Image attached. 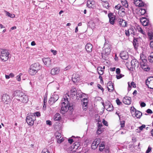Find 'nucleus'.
Here are the masks:
<instances>
[{
	"label": "nucleus",
	"instance_id": "f704fd0d",
	"mask_svg": "<svg viewBox=\"0 0 153 153\" xmlns=\"http://www.w3.org/2000/svg\"><path fill=\"white\" fill-rule=\"evenodd\" d=\"M139 12L140 13L141 15H143L146 13V10L144 9L141 8L139 10Z\"/></svg>",
	"mask_w": 153,
	"mask_h": 153
},
{
	"label": "nucleus",
	"instance_id": "58836bf2",
	"mask_svg": "<svg viewBox=\"0 0 153 153\" xmlns=\"http://www.w3.org/2000/svg\"><path fill=\"white\" fill-rule=\"evenodd\" d=\"M5 12H6V15L7 16H8L12 18L15 17V15L14 14H11L7 11H5Z\"/></svg>",
	"mask_w": 153,
	"mask_h": 153
},
{
	"label": "nucleus",
	"instance_id": "49530a36",
	"mask_svg": "<svg viewBox=\"0 0 153 153\" xmlns=\"http://www.w3.org/2000/svg\"><path fill=\"white\" fill-rule=\"evenodd\" d=\"M125 34H126V35L127 36L129 37L130 36V31L129 30H125Z\"/></svg>",
	"mask_w": 153,
	"mask_h": 153
},
{
	"label": "nucleus",
	"instance_id": "37998d69",
	"mask_svg": "<svg viewBox=\"0 0 153 153\" xmlns=\"http://www.w3.org/2000/svg\"><path fill=\"white\" fill-rule=\"evenodd\" d=\"M136 59H132V60L131 61V68H134V61H135Z\"/></svg>",
	"mask_w": 153,
	"mask_h": 153
},
{
	"label": "nucleus",
	"instance_id": "09e8293b",
	"mask_svg": "<svg viewBox=\"0 0 153 153\" xmlns=\"http://www.w3.org/2000/svg\"><path fill=\"white\" fill-rule=\"evenodd\" d=\"M105 53H104V52L101 53L102 59L103 60H106V57L105 56Z\"/></svg>",
	"mask_w": 153,
	"mask_h": 153
},
{
	"label": "nucleus",
	"instance_id": "72a5a7b5",
	"mask_svg": "<svg viewBox=\"0 0 153 153\" xmlns=\"http://www.w3.org/2000/svg\"><path fill=\"white\" fill-rule=\"evenodd\" d=\"M129 30L131 34H133V35H135L136 33L135 32V31L136 30L135 29V28L131 27Z\"/></svg>",
	"mask_w": 153,
	"mask_h": 153
},
{
	"label": "nucleus",
	"instance_id": "39448f33",
	"mask_svg": "<svg viewBox=\"0 0 153 153\" xmlns=\"http://www.w3.org/2000/svg\"><path fill=\"white\" fill-rule=\"evenodd\" d=\"M59 98V96L58 95L53 94L49 99L48 102L50 105H52Z\"/></svg>",
	"mask_w": 153,
	"mask_h": 153
},
{
	"label": "nucleus",
	"instance_id": "aec40b11",
	"mask_svg": "<svg viewBox=\"0 0 153 153\" xmlns=\"http://www.w3.org/2000/svg\"><path fill=\"white\" fill-rule=\"evenodd\" d=\"M38 71H37L36 70L30 67L29 69V73L30 75L32 76L34 75Z\"/></svg>",
	"mask_w": 153,
	"mask_h": 153
},
{
	"label": "nucleus",
	"instance_id": "79ce46f5",
	"mask_svg": "<svg viewBox=\"0 0 153 153\" xmlns=\"http://www.w3.org/2000/svg\"><path fill=\"white\" fill-rule=\"evenodd\" d=\"M134 68H135V67H137V68L139 65V63L138 62V61H137L136 59H135V61H134Z\"/></svg>",
	"mask_w": 153,
	"mask_h": 153
},
{
	"label": "nucleus",
	"instance_id": "412c9836",
	"mask_svg": "<svg viewBox=\"0 0 153 153\" xmlns=\"http://www.w3.org/2000/svg\"><path fill=\"white\" fill-rule=\"evenodd\" d=\"M54 120L59 121L61 119V117L60 116V114L59 113H56L55 114L53 117Z\"/></svg>",
	"mask_w": 153,
	"mask_h": 153
},
{
	"label": "nucleus",
	"instance_id": "c9c22d12",
	"mask_svg": "<svg viewBox=\"0 0 153 153\" xmlns=\"http://www.w3.org/2000/svg\"><path fill=\"white\" fill-rule=\"evenodd\" d=\"M146 126L145 125H142L141 126H140L139 127V130L138 129H137V132H140V131L142 130L143 128H144Z\"/></svg>",
	"mask_w": 153,
	"mask_h": 153
},
{
	"label": "nucleus",
	"instance_id": "bf43d9fd",
	"mask_svg": "<svg viewBox=\"0 0 153 153\" xmlns=\"http://www.w3.org/2000/svg\"><path fill=\"white\" fill-rule=\"evenodd\" d=\"M46 123L47 125L51 126L52 124L51 122L49 120L46 121Z\"/></svg>",
	"mask_w": 153,
	"mask_h": 153
},
{
	"label": "nucleus",
	"instance_id": "6e6552de",
	"mask_svg": "<svg viewBox=\"0 0 153 153\" xmlns=\"http://www.w3.org/2000/svg\"><path fill=\"white\" fill-rule=\"evenodd\" d=\"M19 100H20V101H21L23 103H26L29 100L28 97L27 95L23 93V94L20 97Z\"/></svg>",
	"mask_w": 153,
	"mask_h": 153
},
{
	"label": "nucleus",
	"instance_id": "cd10ccee",
	"mask_svg": "<svg viewBox=\"0 0 153 153\" xmlns=\"http://www.w3.org/2000/svg\"><path fill=\"white\" fill-rule=\"evenodd\" d=\"M94 4V2H92L90 1H88L87 2V6L90 8H92L93 4Z\"/></svg>",
	"mask_w": 153,
	"mask_h": 153
},
{
	"label": "nucleus",
	"instance_id": "69168bd1",
	"mask_svg": "<svg viewBox=\"0 0 153 153\" xmlns=\"http://www.w3.org/2000/svg\"><path fill=\"white\" fill-rule=\"evenodd\" d=\"M131 86H132L134 88H136V84L134 82H131Z\"/></svg>",
	"mask_w": 153,
	"mask_h": 153
},
{
	"label": "nucleus",
	"instance_id": "864d4df0",
	"mask_svg": "<svg viewBox=\"0 0 153 153\" xmlns=\"http://www.w3.org/2000/svg\"><path fill=\"white\" fill-rule=\"evenodd\" d=\"M122 7L120 4H118L117 5L115 6V8L116 9L119 10Z\"/></svg>",
	"mask_w": 153,
	"mask_h": 153
},
{
	"label": "nucleus",
	"instance_id": "2eb2a0df",
	"mask_svg": "<svg viewBox=\"0 0 153 153\" xmlns=\"http://www.w3.org/2000/svg\"><path fill=\"white\" fill-rule=\"evenodd\" d=\"M138 38H135L134 37L133 40V44L134 48L135 50H137L138 46Z\"/></svg>",
	"mask_w": 153,
	"mask_h": 153
},
{
	"label": "nucleus",
	"instance_id": "8fccbe9b",
	"mask_svg": "<svg viewBox=\"0 0 153 153\" xmlns=\"http://www.w3.org/2000/svg\"><path fill=\"white\" fill-rule=\"evenodd\" d=\"M100 147H104L105 148V142L104 141H102L101 143L100 144L99 146Z\"/></svg>",
	"mask_w": 153,
	"mask_h": 153
},
{
	"label": "nucleus",
	"instance_id": "20e7f679",
	"mask_svg": "<svg viewBox=\"0 0 153 153\" xmlns=\"http://www.w3.org/2000/svg\"><path fill=\"white\" fill-rule=\"evenodd\" d=\"M10 53L8 51L4 49H1V58L3 62H6L9 58Z\"/></svg>",
	"mask_w": 153,
	"mask_h": 153
},
{
	"label": "nucleus",
	"instance_id": "6e6d98bb",
	"mask_svg": "<svg viewBox=\"0 0 153 153\" xmlns=\"http://www.w3.org/2000/svg\"><path fill=\"white\" fill-rule=\"evenodd\" d=\"M102 123H103V124L106 126H108V122L107 121H106V120H105L104 119H103V120H102Z\"/></svg>",
	"mask_w": 153,
	"mask_h": 153
},
{
	"label": "nucleus",
	"instance_id": "6ab92c4d",
	"mask_svg": "<svg viewBox=\"0 0 153 153\" xmlns=\"http://www.w3.org/2000/svg\"><path fill=\"white\" fill-rule=\"evenodd\" d=\"M107 85L111 87V89H110L108 87H107L108 90L109 92H112L114 90V83H112L111 81H109L107 83Z\"/></svg>",
	"mask_w": 153,
	"mask_h": 153
},
{
	"label": "nucleus",
	"instance_id": "ea45409f",
	"mask_svg": "<svg viewBox=\"0 0 153 153\" xmlns=\"http://www.w3.org/2000/svg\"><path fill=\"white\" fill-rule=\"evenodd\" d=\"M103 128H97V134H99L102 133V132L103 130Z\"/></svg>",
	"mask_w": 153,
	"mask_h": 153
},
{
	"label": "nucleus",
	"instance_id": "9b49d317",
	"mask_svg": "<svg viewBox=\"0 0 153 153\" xmlns=\"http://www.w3.org/2000/svg\"><path fill=\"white\" fill-rule=\"evenodd\" d=\"M123 101L125 104L129 105L131 103V98L128 97H125L123 99Z\"/></svg>",
	"mask_w": 153,
	"mask_h": 153
},
{
	"label": "nucleus",
	"instance_id": "4be33fe9",
	"mask_svg": "<svg viewBox=\"0 0 153 153\" xmlns=\"http://www.w3.org/2000/svg\"><path fill=\"white\" fill-rule=\"evenodd\" d=\"M102 5L104 7L107 9H109L110 8L111 6L109 5V4L107 1L103 2L102 3Z\"/></svg>",
	"mask_w": 153,
	"mask_h": 153
},
{
	"label": "nucleus",
	"instance_id": "9d476101",
	"mask_svg": "<svg viewBox=\"0 0 153 153\" xmlns=\"http://www.w3.org/2000/svg\"><path fill=\"white\" fill-rule=\"evenodd\" d=\"M42 61L44 64L48 67H50L51 64V59L49 58H43Z\"/></svg>",
	"mask_w": 153,
	"mask_h": 153
},
{
	"label": "nucleus",
	"instance_id": "13d9d810",
	"mask_svg": "<svg viewBox=\"0 0 153 153\" xmlns=\"http://www.w3.org/2000/svg\"><path fill=\"white\" fill-rule=\"evenodd\" d=\"M33 114H35V116H37V117H39L40 116V113L38 111H37L36 112H35Z\"/></svg>",
	"mask_w": 153,
	"mask_h": 153
},
{
	"label": "nucleus",
	"instance_id": "a19ab883",
	"mask_svg": "<svg viewBox=\"0 0 153 153\" xmlns=\"http://www.w3.org/2000/svg\"><path fill=\"white\" fill-rule=\"evenodd\" d=\"M63 99L64 101V102H65V103H66V104L69 103V102L68 101V99L66 96L65 95L64 96Z\"/></svg>",
	"mask_w": 153,
	"mask_h": 153
},
{
	"label": "nucleus",
	"instance_id": "052dcab7",
	"mask_svg": "<svg viewBox=\"0 0 153 153\" xmlns=\"http://www.w3.org/2000/svg\"><path fill=\"white\" fill-rule=\"evenodd\" d=\"M123 76H124V75L121 74H120L119 75H116V78L117 79H120V78L123 77Z\"/></svg>",
	"mask_w": 153,
	"mask_h": 153
},
{
	"label": "nucleus",
	"instance_id": "1a4fd4ad",
	"mask_svg": "<svg viewBox=\"0 0 153 153\" xmlns=\"http://www.w3.org/2000/svg\"><path fill=\"white\" fill-rule=\"evenodd\" d=\"M30 67L37 71L41 68V66L39 63H36L31 65Z\"/></svg>",
	"mask_w": 153,
	"mask_h": 153
},
{
	"label": "nucleus",
	"instance_id": "e2e57ef3",
	"mask_svg": "<svg viewBox=\"0 0 153 153\" xmlns=\"http://www.w3.org/2000/svg\"><path fill=\"white\" fill-rule=\"evenodd\" d=\"M86 95V94H82L79 95V96H77V97H79V98H82L83 97H85V96Z\"/></svg>",
	"mask_w": 153,
	"mask_h": 153
},
{
	"label": "nucleus",
	"instance_id": "c03bdc74",
	"mask_svg": "<svg viewBox=\"0 0 153 153\" xmlns=\"http://www.w3.org/2000/svg\"><path fill=\"white\" fill-rule=\"evenodd\" d=\"M148 60L150 62L153 63V56L151 55L149 56Z\"/></svg>",
	"mask_w": 153,
	"mask_h": 153
},
{
	"label": "nucleus",
	"instance_id": "7c9ffc66",
	"mask_svg": "<svg viewBox=\"0 0 153 153\" xmlns=\"http://www.w3.org/2000/svg\"><path fill=\"white\" fill-rule=\"evenodd\" d=\"M142 25L143 26H146L149 25H150V24L149 20L147 19H146L145 21H142Z\"/></svg>",
	"mask_w": 153,
	"mask_h": 153
},
{
	"label": "nucleus",
	"instance_id": "338daca9",
	"mask_svg": "<svg viewBox=\"0 0 153 153\" xmlns=\"http://www.w3.org/2000/svg\"><path fill=\"white\" fill-rule=\"evenodd\" d=\"M146 112L147 113H148V114H152L153 113L152 111V110L151 109H148L146 111Z\"/></svg>",
	"mask_w": 153,
	"mask_h": 153
},
{
	"label": "nucleus",
	"instance_id": "c85d7f7f",
	"mask_svg": "<svg viewBox=\"0 0 153 153\" xmlns=\"http://www.w3.org/2000/svg\"><path fill=\"white\" fill-rule=\"evenodd\" d=\"M153 80V76H150L147 79H146V85L148 86V85L149 84L150 82L152 80Z\"/></svg>",
	"mask_w": 153,
	"mask_h": 153
},
{
	"label": "nucleus",
	"instance_id": "a211bd4d",
	"mask_svg": "<svg viewBox=\"0 0 153 153\" xmlns=\"http://www.w3.org/2000/svg\"><path fill=\"white\" fill-rule=\"evenodd\" d=\"M140 67L146 65L147 64V60L145 59H142L141 56H140Z\"/></svg>",
	"mask_w": 153,
	"mask_h": 153
},
{
	"label": "nucleus",
	"instance_id": "680f3d73",
	"mask_svg": "<svg viewBox=\"0 0 153 153\" xmlns=\"http://www.w3.org/2000/svg\"><path fill=\"white\" fill-rule=\"evenodd\" d=\"M97 87L99 89H101L102 91V92L104 91V89L100 85L98 84L97 85Z\"/></svg>",
	"mask_w": 153,
	"mask_h": 153
},
{
	"label": "nucleus",
	"instance_id": "a878e982",
	"mask_svg": "<svg viewBox=\"0 0 153 153\" xmlns=\"http://www.w3.org/2000/svg\"><path fill=\"white\" fill-rule=\"evenodd\" d=\"M140 67L143 69L144 70V71H148L150 69V67L147 65L145 66L144 65L143 66H141Z\"/></svg>",
	"mask_w": 153,
	"mask_h": 153
},
{
	"label": "nucleus",
	"instance_id": "603ef678",
	"mask_svg": "<svg viewBox=\"0 0 153 153\" xmlns=\"http://www.w3.org/2000/svg\"><path fill=\"white\" fill-rule=\"evenodd\" d=\"M116 102L118 105H120L122 103L120 101L119 99L118 98H117V99L116 100Z\"/></svg>",
	"mask_w": 153,
	"mask_h": 153
},
{
	"label": "nucleus",
	"instance_id": "423d86ee",
	"mask_svg": "<svg viewBox=\"0 0 153 153\" xmlns=\"http://www.w3.org/2000/svg\"><path fill=\"white\" fill-rule=\"evenodd\" d=\"M108 16L109 18V22L110 23L113 25L115 22L116 16L114 15L113 13H110L108 14Z\"/></svg>",
	"mask_w": 153,
	"mask_h": 153
},
{
	"label": "nucleus",
	"instance_id": "3c124183",
	"mask_svg": "<svg viewBox=\"0 0 153 153\" xmlns=\"http://www.w3.org/2000/svg\"><path fill=\"white\" fill-rule=\"evenodd\" d=\"M41 153H50V152L48 149H45L43 150Z\"/></svg>",
	"mask_w": 153,
	"mask_h": 153
},
{
	"label": "nucleus",
	"instance_id": "5701e85b",
	"mask_svg": "<svg viewBox=\"0 0 153 153\" xmlns=\"http://www.w3.org/2000/svg\"><path fill=\"white\" fill-rule=\"evenodd\" d=\"M105 107L107 108V110L109 111H112L114 109V107L111 104L105 105Z\"/></svg>",
	"mask_w": 153,
	"mask_h": 153
},
{
	"label": "nucleus",
	"instance_id": "f03ea898",
	"mask_svg": "<svg viewBox=\"0 0 153 153\" xmlns=\"http://www.w3.org/2000/svg\"><path fill=\"white\" fill-rule=\"evenodd\" d=\"M105 42L103 47V51H104V53L107 55H108L111 51V42L108 40H107L105 38Z\"/></svg>",
	"mask_w": 153,
	"mask_h": 153
},
{
	"label": "nucleus",
	"instance_id": "de8ad7c7",
	"mask_svg": "<svg viewBox=\"0 0 153 153\" xmlns=\"http://www.w3.org/2000/svg\"><path fill=\"white\" fill-rule=\"evenodd\" d=\"M139 1L140 2L139 4V7H141L144 6L145 4L144 2H142L141 1H140V0Z\"/></svg>",
	"mask_w": 153,
	"mask_h": 153
},
{
	"label": "nucleus",
	"instance_id": "ddd939ff",
	"mask_svg": "<svg viewBox=\"0 0 153 153\" xmlns=\"http://www.w3.org/2000/svg\"><path fill=\"white\" fill-rule=\"evenodd\" d=\"M117 21L119 25L122 27H124L127 26V22L123 19H118Z\"/></svg>",
	"mask_w": 153,
	"mask_h": 153
},
{
	"label": "nucleus",
	"instance_id": "774afa93",
	"mask_svg": "<svg viewBox=\"0 0 153 153\" xmlns=\"http://www.w3.org/2000/svg\"><path fill=\"white\" fill-rule=\"evenodd\" d=\"M152 149L151 147L149 146L146 152V153H149L150 152Z\"/></svg>",
	"mask_w": 153,
	"mask_h": 153
},
{
	"label": "nucleus",
	"instance_id": "a18cd8bd",
	"mask_svg": "<svg viewBox=\"0 0 153 153\" xmlns=\"http://www.w3.org/2000/svg\"><path fill=\"white\" fill-rule=\"evenodd\" d=\"M120 125H121V127L122 128H123L125 126V121L123 120L121 121L120 120Z\"/></svg>",
	"mask_w": 153,
	"mask_h": 153
},
{
	"label": "nucleus",
	"instance_id": "473e14b6",
	"mask_svg": "<svg viewBox=\"0 0 153 153\" xmlns=\"http://www.w3.org/2000/svg\"><path fill=\"white\" fill-rule=\"evenodd\" d=\"M97 146H97V143H96L95 142V140H94L93 142L91 145L92 149H95L97 148Z\"/></svg>",
	"mask_w": 153,
	"mask_h": 153
},
{
	"label": "nucleus",
	"instance_id": "dca6fc26",
	"mask_svg": "<svg viewBox=\"0 0 153 153\" xmlns=\"http://www.w3.org/2000/svg\"><path fill=\"white\" fill-rule=\"evenodd\" d=\"M92 48V45L90 43L87 44L85 46V49L88 52H91Z\"/></svg>",
	"mask_w": 153,
	"mask_h": 153
},
{
	"label": "nucleus",
	"instance_id": "2f4dec72",
	"mask_svg": "<svg viewBox=\"0 0 153 153\" xmlns=\"http://www.w3.org/2000/svg\"><path fill=\"white\" fill-rule=\"evenodd\" d=\"M72 79L74 82H76L79 80V78L78 77H76L75 76V75L73 74L72 76Z\"/></svg>",
	"mask_w": 153,
	"mask_h": 153
},
{
	"label": "nucleus",
	"instance_id": "e433bc0d",
	"mask_svg": "<svg viewBox=\"0 0 153 153\" xmlns=\"http://www.w3.org/2000/svg\"><path fill=\"white\" fill-rule=\"evenodd\" d=\"M74 144V148L76 149H77L80 145V143L77 141L75 142Z\"/></svg>",
	"mask_w": 153,
	"mask_h": 153
},
{
	"label": "nucleus",
	"instance_id": "0eeeda50",
	"mask_svg": "<svg viewBox=\"0 0 153 153\" xmlns=\"http://www.w3.org/2000/svg\"><path fill=\"white\" fill-rule=\"evenodd\" d=\"M2 100L4 103L7 104L10 102V98L8 95L6 94H4L2 97Z\"/></svg>",
	"mask_w": 153,
	"mask_h": 153
},
{
	"label": "nucleus",
	"instance_id": "4468645a",
	"mask_svg": "<svg viewBox=\"0 0 153 153\" xmlns=\"http://www.w3.org/2000/svg\"><path fill=\"white\" fill-rule=\"evenodd\" d=\"M23 94V93L20 90H17L14 91L13 95L14 96L20 97Z\"/></svg>",
	"mask_w": 153,
	"mask_h": 153
},
{
	"label": "nucleus",
	"instance_id": "c756f323",
	"mask_svg": "<svg viewBox=\"0 0 153 153\" xmlns=\"http://www.w3.org/2000/svg\"><path fill=\"white\" fill-rule=\"evenodd\" d=\"M122 5L125 7L127 8L128 6L127 1L126 0H121Z\"/></svg>",
	"mask_w": 153,
	"mask_h": 153
},
{
	"label": "nucleus",
	"instance_id": "4d7b16f0",
	"mask_svg": "<svg viewBox=\"0 0 153 153\" xmlns=\"http://www.w3.org/2000/svg\"><path fill=\"white\" fill-rule=\"evenodd\" d=\"M68 143H69L70 144H71L74 141L73 139L71 138H69L68 140Z\"/></svg>",
	"mask_w": 153,
	"mask_h": 153
},
{
	"label": "nucleus",
	"instance_id": "0e129e2a",
	"mask_svg": "<svg viewBox=\"0 0 153 153\" xmlns=\"http://www.w3.org/2000/svg\"><path fill=\"white\" fill-rule=\"evenodd\" d=\"M116 72L117 74H119L120 72V68H117L116 69Z\"/></svg>",
	"mask_w": 153,
	"mask_h": 153
},
{
	"label": "nucleus",
	"instance_id": "f3484780",
	"mask_svg": "<svg viewBox=\"0 0 153 153\" xmlns=\"http://www.w3.org/2000/svg\"><path fill=\"white\" fill-rule=\"evenodd\" d=\"M59 69L58 68H56L51 69V74L52 75H54L58 74L59 71Z\"/></svg>",
	"mask_w": 153,
	"mask_h": 153
},
{
	"label": "nucleus",
	"instance_id": "f257e3e1",
	"mask_svg": "<svg viewBox=\"0 0 153 153\" xmlns=\"http://www.w3.org/2000/svg\"><path fill=\"white\" fill-rule=\"evenodd\" d=\"M62 106L60 112L62 114H64L69 110L70 111H73V107L72 104L69 103L66 104L65 102H62Z\"/></svg>",
	"mask_w": 153,
	"mask_h": 153
},
{
	"label": "nucleus",
	"instance_id": "393cba45",
	"mask_svg": "<svg viewBox=\"0 0 153 153\" xmlns=\"http://www.w3.org/2000/svg\"><path fill=\"white\" fill-rule=\"evenodd\" d=\"M71 91L72 95H73L74 96L76 95L77 96V95H79V94H77V90L75 88H72L71 89Z\"/></svg>",
	"mask_w": 153,
	"mask_h": 153
},
{
	"label": "nucleus",
	"instance_id": "4c0bfd02",
	"mask_svg": "<svg viewBox=\"0 0 153 153\" xmlns=\"http://www.w3.org/2000/svg\"><path fill=\"white\" fill-rule=\"evenodd\" d=\"M55 135L57 139H60L61 137V133L58 132H56L55 133Z\"/></svg>",
	"mask_w": 153,
	"mask_h": 153
},
{
	"label": "nucleus",
	"instance_id": "bb28decb",
	"mask_svg": "<svg viewBox=\"0 0 153 153\" xmlns=\"http://www.w3.org/2000/svg\"><path fill=\"white\" fill-rule=\"evenodd\" d=\"M98 73L100 75H102L103 74V70L101 67H99L97 68Z\"/></svg>",
	"mask_w": 153,
	"mask_h": 153
},
{
	"label": "nucleus",
	"instance_id": "5fc2aeb1",
	"mask_svg": "<svg viewBox=\"0 0 153 153\" xmlns=\"http://www.w3.org/2000/svg\"><path fill=\"white\" fill-rule=\"evenodd\" d=\"M95 142L96 143H97V146L98 145L100 144V138H97L96 140H95Z\"/></svg>",
	"mask_w": 153,
	"mask_h": 153
},
{
	"label": "nucleus",
	"instance_id": "f8f14e48",
	"mask_svg": "<svg viewBox=\"0 0 153 153\" xmlns=\"http://www.w3.org/2000/svg\"><path fill=\"white\" fill-rule=\"evenodd\" d=\"M120 56L121 58L125 60H127L128 58V53L126 52H121L120 54Z\"/></svg>",
	"mask_w": 153,
	"mask_h": 153
},
{
	"label": "nucleus",
	"instance_id": "7ed1b4c3",
	"mask_svg": "<svg viewBox=\"0 0 153 153\" xmlns=\"http://www.w3.org/2000/svg\"><path fill=\"white\" fill-rule=\"evenodd\" d=\"M36 118L35 114L33 113L28 114L26 118V121L28 125L33 126L34 123V121L36 120Z\"/></svg>",
	"mask_w": 153,
	"mask_h": 153
},
{
	"label": "nucleus",
	"instance_id": "b1692460",
	"mask_svg": "<svg viewBox=\"0 0 153 153\" xmlns=\"http://www.w3.org/2000/svg\"><path fill=\"white\" fill-rule=\"evenodd\" d=\"M134 114L137 118H140L142 115V113L139 111L137 110L134 113Z\"/></svg>",
	"mask_w": 153,
	"mask_h": 153
}]
</instances>
